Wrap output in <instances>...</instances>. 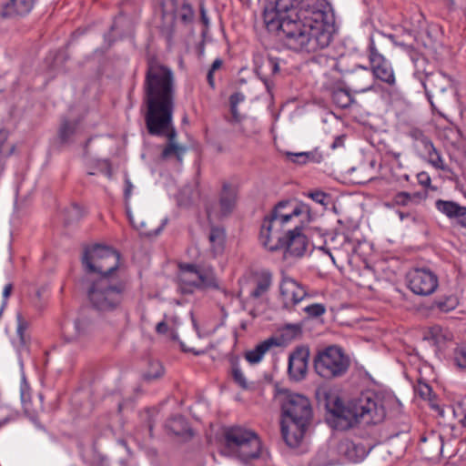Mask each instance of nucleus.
Here are the masks:
<instances>
[{"instance_id": "obj_1", "label": "nucleus", "mask_w": 466, "mask_h": 466, "mask_svg": "<svg viewBox=\"0 0 466 466\" xmlns=\"http://www.w3.org/2000/svg\"><path fill=\"white\" fill-rule=\"evenodd\" d=\"M263 20L268 31H282L286 45L295 51L322 50L334 33L335 17L326 0H271Z\"/></svg>"}, {"instance_id": "obj_2", "label": "nucleus", "mask_w": 466, "mask_h": 466, "mask_svg": "<svg viewBox=\"0 0 466 466\" xmlns=\"http://www.w3.org/2000/svg\"><path fill=\"white\" fill-rule=\"evenodd\" d=\"M148 133L159 134L173 120L175 79L170 68L149 60L144 82Z\"/></svg>"}, {"instance_id": "obj_3", "label": "nucleus", "mask_w": 466, "mask_h": 466, "mask_svg": "<svg viewBox=\"0 0 466 466\" xmlns=\"http://www.w3.org/2000/svg\"><path fill=\"white\" fill-rule=\"evenodd\" d=\"M87 298L97 311H116L132 298L130 280L124 272L98 276L89 285Z\"/></svg>"}, {"instance_id": "obj_4", "label": "nucleus", "mask_w": 466, "mask_h": 466, "mask_svg": "<svg viewBox=\"0 0 466 466\" xmlns=\"http://www.w3.org/2000/svg\"><path fill=\"white\" fill-rule=\"evenodd\" d=\"M327 407L342 429L350 428L359 422L376 424L385 418V409L380 398L372 391L361 393L348 406L337 399L332 404L329 402Z\"/></svg>"}, {"instance_id": "obj_5", "label": "nucleus", "mask_w": 466, "mask_h": 466, "mask_svg": "<svg viewBox=\"0 0 466 466\" xmlns=\"http://www.w3.org/2000/svg\"><path fill=\"white\" fill-rule=\"evenodd\" d=\"M282 437L291 448L298 447L302 441L312 418L309 400L303 395L289 393L281 404Z\"/></svg>"}, {"instance_id": "obj_6", "label": "nucleus", "mask_w": 466, "mask_h": 466, "mask_svg": "<svg viewBox=\"0 0 466 466\" xmlns=\"http://www.w3.org/2000/svg\"><path fill=\"white\" fill-rule=\"evenodd\" d=\"M307 212L304 205H292L289 201H280L262 222L259 233L261 245L269 251L283 248L286 238L282 232L283 226Z\"/></svg>"}, {"instance_id": "obj_7", "label": "nucleus", "mask_w": 466, "mask_h": 466, "mask_svg": "<svg viewBox=\"0 0 466 466\" xmlns=\"http://www.w3.org/2000/svg\"><path fill=\"white\" fill-rule=\"evenodd\" d=\"M220 452L247 462L262 454L261 441L252 431L240 426L228 427L223 431Z\"/></svg>"}, {"instance_id": "obj_8", "label": "nucleus", "mask_w": 466, "mask_h": 466, "mask_svg": "<svg viewBox=\"0 0 466 466\" xmlns=\"http://www.w3.org/2000/svg\"><path fill=\"white\" fill-rule=\"evenodd\" d=\"M388 40L396 44L393 35H386L378 31L370 35L368 47L370 70L373 79L376 78L388 86H393L396 84L394 69L391 63L380 53V48H382Z\"/></svg>"}, {"instance_id": "obj_9", "label": "nucleus", "mask_w": 466, "mask_h": 466, "mask_svg": "<svg viewBox=\"0 0 466 466\" xmlns=\"http://www.w3.org/2000/svg\"><path fill=\"white\" fill-rule=\"evenodd\" d=\"M120 254L107 247L99 244L85 249L82 258L83 265L87 272L97 273L99 276H115L119 269Z\"/></svg>"}, {"instance_id": "obj_10", "label": "nucleus", "mask_w": 466, "mask_h": 466, "mask_svg": "<svg viewBox=\"0 0 466 466\" xmlns=\"http://www.w3.org/2000/svg\"><path fill=\"white\" fill-rule=\"evenodd\" d=\"M177 279L180 290L186 294L192 293L196 289L218 288L214 269L210 266L180 264Z\"/></svg>"}, {"instance_id": "obj_11", "label": "nucleus", "mask_w": 466, "mask_h": 466, "mask_svg": "<svg viewBox=\"0 0 466 466\" xmlns=\"http://www.w3.org/2000/svg\"><path fill=\"white\" fill-rule=\"evenodd\" d=\"M350 361L338 346H329L318 352L314 359L316 372L324 379H333L344 375Z\"/></svg>"}, {"instance_id": "obj_12", "label": "nucleus", "mask_w": 466, "mask_h": 466, "mask_svg": "<svg viewBox=\"0 0 466 466\" xmlns=\"http://www.w3.org/2000/svg\"><path fill=\"white\" fill-rule=\"evenodd\" d=\"M406 134L412 140V148L420 158L427 161L435 169L454 175L452 169L445 164L441 152L422 129L410 127Z\"/></svg>"}, {"instance_id": "obj_13", "label": "nucleus", "mask_w": 466, "mask_h": 466, "mask_svg": "<svg viewBox=\"0 0 466 466\" xmlns=\"http://www.w3.org/2000/svg\"><path fill=\"white\" fill-rule=\"evenodd\" d=\"M411 60L414 62L416 67L413 76L421 83L422 86L424 87L425 94L432 110L438 112V114L441 116H443L442 113L437 109L432 98L434 96H442L444 92L449 87H451V83L450 78L446 75L440 72L425 74L424 71H420V66L425 64V59L423 57L415 58L414 55H411Z\"/></svg>"}, {"instance_id": "obj_14", "label": "nucleus", "mask_w": 466, "mask_h": 466, "mask_svg": "<svg viewBox=\"0 0 466 466\" xmlns=\"http://www.w3.org/2000/svg\"><path fill=\"white\" fill-rule=\"evenodd\" d=\"M409 289L418 296L427 297L433 294L439 287V278L426 268H411L406 275Z\"/></svg>"}, {"instance_id": "obj_15", "label": "nucleus", "mask_w": 466, "mask_h": 466, "mask_svg": "<svg viewBox=\"0 0 466 466\" xmlns=\"http://www.w3.org/2000/svg\"><path fill=\"white\" fill-rule=\"evenodd\" d=\"M346 82L354 93H365L373 88L374 79L368 66H356L352 70L345 71Z\"/></svg>"}, {"instance_id": "obj_16", "label": "nucleus", "mask_w": 466, "mask_h": 466, "mask_svg": "<svg viewBox=\"0 0 466 466\" xmlns=\"http://www.w3.org/2000/svg\"><path fill=\"white\" fill-rule=\"evenodd\" d=\"M279 290L285 308L297 305L307 296L305 287L298 280L287 275L282 276Z\"/></svg>"}, {"instance_id": "obj_17", "label": "nucleus", "mask_w": 466, "mask_h": 466, "mask_svg": "<svg viewBox=\"0 0 466 466\" xmlns=\"http://www.w3.org/2000/svg\"><path fill=\"white\" fill-rule=\"evenodd\" d=\"M355 243L348 235L336 232L325 241V246L320 247L319 249L329 254L332 262L335 264V258L331 250L338 252L339 256L342 258H349L350 254L355 251Z\"/></svg>"}, {"instance_id": "obj_18", "label": "nucleus", "mask_w": 466, "mask_h": 466, "mask_svg": "<svg viewBox=\"0 0 466 466\" xmlns=\"http://www.w3.org/2000/svg\"><path fill=\"white\" fill-rule=\"evenodd\" d=\"M309 360V350L307 347H298L289 354L288 370L292 380L298 381L305 378Z\"/></svg>"}, {"instance_id": "obj_19", "label": "nucleus", "mask_w": 466, "mask_h": 466, "mask_svg": "<svg viewBox=\"0 0 466 466\" xmlns=\"http://www.w3.org/2000/svg\"><path fill=\"white\" fill-rule=\"evenodd\" d=\"M283 244L286 256L300 258L306 253L309 242L307 237L302 234L301 228L296 226L294 229L288 231Z\"/></svg>"}, {"instance_id": "obj_20", "label": "nucleus", "mask_w": 466, "mask_h": 466, "mask_svg": "<svg viewBox=\"0 0 466 466\" xmlns=\"http://www.w3.org/2000/svg\"><path fill=\"white\" fill-rule=\"evenodd\" d=\"M152 136H157V137H167V143L164 147L161 157L163 159L169 158L171 157H175L179 162L182 161V157L184 154L187 151V148L181 145H179L176 141L177 137V131L175 127H173L172 120L167 125V128H165L161 133L159 134H154L149 133Z\"/></svg>"}, {"instance_id": "obj_21", "label": "nucleus", "mask_w": 466, "mask_h": 466, "mask_svg": "<svg viewBox=\"0 0 466 466\" xmlns=\"http://www.w3.org/2000/svg\"><path fill=\"white\" fill-rule=\"evenodd\" d=\"M370 449H368L362 443H356L352 441L345 440L338 444V451L340 455L339 458L343 460V463L360 462L363 461L369 454Z\"/></svg>"}, {"instance_id": "obj_22", "label": "nucleus", "mask_w": 466, "mask_h": 466, "mask_svg": "<svg viewBox=\"0 0 466 466\" xmlns=\"http://www.w3.org/2000/svg\"><path fill=\"white\" fill-rule=\"evenodd\" d=\"M435 208L450 220H456L460 227H466V207L451 200L437 199Z\"/></svg>"}, {"instance_id": "obj_23", "label": "nucleus", "mask_w": 466, "mask_h": 466, "mask_svg": "<svg viewBox=\"0 0 466 466\" xmlns=\"http://www.w3.org/2000/svg\"><path fill=\"white\" fill-rule=\"evenodd\" d=\"M34 5V0H0V15L12 17L28 14Z\"/></svg>"}, {"instance_id": "obj_24", "label": "nucleus", "mask_w": 466, "mask_h": 466, "mask_svg": "<svg viewBox=\"0 0 466 466\" xmlns=\"http://www.w3.org/2000/svg\"><path fill=\"white\" fill-rule=\"evenodd\" d=\"M279 71V62L276 58L268 56L263 58L261 64L257 66L256 73L259 79L264 83L268 91L273 86L271 77Z\"/></svg>"}, {"instance_id": "obj_25", "label": "nucleus", "mask_w": 466, "mask_h": 466, "mask_svg": "<svg viewBox=\"0 0 466 466\" xmlns=\"http://www.w3.org/2000/svg\"><path fill=\"white\" fill-rule=\"evenodd\" d=\"M237 198V187L228 183H224L219 197V212L221 216H228L233 211Z\"/></svg>"}, {"instance_id": "obj_26", "label": "nucleus", "mask_w": 466, "mask_h": 466, "mask_svg": "<svg viewBox=\"0 0 466 466\" xmlns=\"http://www.w3.org/2000/svg\"><path fill=\"white\" fill-rule=\"evenodd\" d=\"M339 457L338 446L336 448L323 447L317 452L314 461L316 466H334L343 463V460Z\"/></svg>"}, {"instance_id": "obj_27", "label": "nucleus", "mask_w": 466, "mask_h": 466, "mask_svg": "<svg viewBox=\"0 0 466 466\" xmlns=\"http://www.w3.org/2000/svg\"><path fill=\"white\" fill-rule=\"evenodd\" d=\"M88 323L86 320L77 319L74 322H66L63 326V335L67 341L79 339L86 333Z\"/></svg>"}, {"instance_id": "obj_28", "label": "nucleus", "mask_w": 466, "mask_h": 466, "mask_svg": "<svg viewBox=\"0 0 466 466\" xmlns=\"http://www.w3.org/2000/svg\"><path fill=\"white\" fill-rule=\"evenodd\" d=\"M424 338L434 346L441 347L451 339V333L441 326L434 325L425 330Z\"/></svg>"}, {"instance_id": "obj_29", "label": "nucleus", "mask_w": 466, "mask_h": 466, "mask_svg": "<svg viewBox=\"0 0 466 466\" xmlns=\"http://www.w3.org/2000/svg\"><path fill=\"white\" fill-rule=\"evenodd\" d=\"M276 344L277 343L273 338L266 339L258 344L253 350L247 351L245 358L250 364L259 363L262 360L265 353L268 352L269 349Z\"/></svg>"}, {"instance_id": "obj_30", "label": "nucleus", "mask_w": 466, "mask_h": 466, "mask_svg": "<svg viewBox=\"0 0 466 466\" xmlns=\"http://www.w3.org/2000/svg\"><path fill=\"white\" fill-rule=\"evenodd\" d=\"M272 284V275L269 272H262L255 280V287L250 291L249 296L258 299L268 293Z\"/></svg>"}, {"instance_id": "obj_31", "label": "nucleus", "mask_w": 466, "mask_h": 466, "mask_svg": "<svg viewBox=\"0 0 466 466\" xmlns=\"http://www.w3.org/2000/svg\"><path fill=\"white\" fill-rule=\"evenodd\" d=\"M425 198V194L420 192L408 193L399 192L394 197V202L398 206L418 205Z\"/></svg>"}, {"instance_id": "obj_32", "label": "nucleus", "mask_w": 466, "mask_h": 466, "mask_svg": "<svg viewBox=\"0 0 466 466\" xmlns=\"http://www.w3.org/2000/svg\"><path fill=\"white\" fill-rule=\"evenodd\" d=\"M211 251L214 256L220 254L224 248L225 233L219 228H211L208 236Z\"/></svg>"}, {"instance_id": "obj_33", "label": "nucleus", "mask_w": 466, "mask_h": 466, "mask_svg": "<svg viewBox=\"0 0 466 466\" xmlns=\"http://www.w3.org/2000/svg\"><path fill=\"white\" fill-rule=\"evenodd\" d=\"M331 97L333 103L340 108H347L353 102L350 93L344 88L334 89Z\"/></svg>"}, {"instance_id": "obj_34", "label": "nucleus", "mask_w": 466, "mask_h": 466, "mask_svg": "<svg viewBox=\"0 0 466 466\" xmlns=\"http://www.w3.org/2000/svg\"><path fill=\"white\" fill-rule=\"evenodd\" d=\"M167 428L175 435H183L189 430L188 424L182 416H176L167 422Z\"/></svg>"}, {"instance_id": "obj_35", "label": "nucleus", "mask_w": 466, "mask_h": 466, "mask_svg": "<svg viewBox=\"0 0 466 466\" xmlns=\"http://www.w3.org/2000/svg\"><path fill=\"white\" fill-rule=\"evenodd\" d=\"M459 304L457 297L451 295L435 300L433 307L441 312H450L453 310Z\"/></svg>"}, {"instance_id": "obj_36", "label": "nucleus", "mask_w": 466, "mask_h": 466, "mask_svg": "<svg viewBox=\"0 0 466 466\" xmlns=\"http://www.w3.org/2000/svg\"><path fill=\"white\" fill-rule=\"evenodd\" d=\"M128 217H129L130 223L136 228L140 230V233L142 235L147 236V237L157 236L163 230L164 227L166 226V224L167 222V218H165L162 220L161 224L159 226H157V228H155L154 230H147L146 228V224L144 222L137 223L130 215H128Z\"/></svg>"}, {"instance_id": "obj_37", "label": "nucleus", "mask_w": 466, "mask_h": 466, "mask_svg": "<svg viewBox=\"0 0 466 466\" xmlns=\"http://www.w3.org/2000/svg\"><path fill=\"white\" fill-rule=\"evenodd\" d=\"M453 362L458 369L466 371V346H459L454 350Z\"/></svg>"}, {"instance_id": "obj_38", "label": "nucleus", "mask_w": 466, "mask_h": 466, "mask_svg": "<svg viewBox=\"0 0 466 466\" xmlns=\"http://www.w3.org/2000/svg\"><path fill=\"white\" fill-rule=\"evenodd\" d=\"M76 123L63 121L59 129V137L63 142H67L71 136L76 132Z\"/></svg>"}, {"instance_id": "obj_39", "label": "nucleus", "mask_w": 466, "mask_h": 466, "mask_svg": "<svg viewBox=\"0 0 466 466\" xmlns=\"http://www.w3.org/2000/svg\"><path fill=\"white\" fill-rule=\"evenodd\" d=\"M414 391L423 400H431L432 389L425 381L419 380L417 384L414 386Z\"/></svg>"}, {"instance_id": "obj_40", "label": "nucleus", "mask_w": 466, "mask_h": 466, "mask_svg": "<svg viewBox=\"0 0 466 466\" xmlns=\"http://www.w3.org/2000/svg\"><path fill=\"white\" fill-rule=\"evenodd\" d=\"M459 435V431L453 424H445L441 427L440 439L441 441L443 440L451 441L457 439Z\"/></svg>"}, {"instance_id": "obj_41", "label": "nucleus", "mask_w": 466, "mask_h": 466, "mask_svg": "<svg viewBox=\"0 0 466 466\" xmlns=\"http://www.w3.org/2000/svg\"><path fill=\"white\" fill-rule=\"evenodd\" d=\"M232 377L234 381L242 389L247 390L248 388V380L246 379L243 371L238 364L232 366Z\"/></svg>"}, {"instance_id": "obj_42", "label": "nucleus", "mask_w": 466, "mask_h": 466, "mask_svg": "<svg viewBox=\"0 0 466 466\" xmlns=\"http://www.w3.org/2000/svg\"><path fill=\"white\" fill-rule=\"evenodd\" d=\"M453 415L459 418L460 423L466 428V399L458 402L452 409Z\"/></svg>"}, {"instance_id": "obj_43", "label": "nucleus", "mask_w": 466, "mask_h": 466, "mask_svg": "<svg viewBox=\"0 0 466 466\" xmlns=\"http://www.w3.org/2000/svg\"><path fill=\"white\" fill-rule=\"evenodd\" d=\"M301 333L300 324H287L282 329V336L287 339H293Z\"/></svg>"}, {"instance_id": "obj_44", "label": "nucleus", "mask_w": 466, "mask_h": 466, "mask_svg": "<svg viewBox=\"0 0 466 466\" xmlns=\"http://www.w3.org/2000/svg\"><path fill=\"white\" fill-rule=\"evenodd\" d=\"M179 18L184 24H190L194 19V10L188 4H183L179 10Z\"/></svg>"}, {"instance_id": "obj_45", "label": "nucleus", "mask_w": 466, "mask_h": 466, "mask_svg": "<svg viewBox=\"0 0 466 466\" xmlns=\"http://www.w3.org/2000/svg\"><path fill=\"white\" fill-rule=\"evenodd\" d=\"M304 311L312 318L322 316L326 312V308L323 304L314 303L304 308Z\"/></svg>"}, {"instance_id": "obj_46", "label": "nucleus", "mask_w": 466, "mask_h": 466, "mask_svg": "<svg viewBox=\"0 0 466 466\" xmlns=\"http://www.w3.org/2000/svg\"><path fill=\"white\" fill-rule=\"evenodd\" d=\"M17 319V334L19 335L20 339H23L24 333L28 328V322L23 318L21 313H17L16 315Z\"/></svg>"}, {"instance_id": "obj_47", "label": "nucleus", "mask_w": 466, "mask_h": 466, "mask_svg": "<svg viewBox=\"0 0 466 466\" xmlns=\"http://www.w3.org/2000/svg\"><path fill=\"white\" fill-rule=\"evenodd\" d=\"M304 154H305V158H306L305 159L306 164L309 163V162L320 163L323 159L322 154L320 152H319L318 150L304 152Z\"/></svg>"}, {"instance_id": "obj_48", "label": "nucleus", "mask_w": 466, "mask_h": 466, "mask_svg": "<svg viewBox=\"0 0 466 466\" xmlns=\"http://www.w3.org/2000/svg\"><path fill=\"white\" fill-rule=\"evenodd\" d=\"M308 196L315 202L321 204V205H326V201L328 198V195L326 193H324L322 191H314V192L309 193Z\"/></svg>"}, {"instance_id": "obj_49", "label": "nucleus", "mask_w": 466, "mask_h": 466, "mask_svg": "<svg viewBox=\"0 0 466 466\" xmlns=\"http://www.w3.org/2000/svg\"><path fill=\"white\" fill-rule=\"evenodd\" d=\"M288 158L292 161L293 163H297V164H300V165H303V164H306V161H305V154L304 152H299V153H292V152H287L286 153Z\"/></svg>"}, {"instance_id": "obj_50", "label": "nucleus", "mask_w": 466, "mask_h": 466, "mask_svg": "<svg viewBox=\"0 0 466 466\" xmlns=\"http://www.w3.org/2000/svg\"><path fill=\"white\" fill-rule=\"evenodd\" d=\"M418 183L425 187H430L431 183V176L426 171H421L417 174Z\"/></svg>"}, {"instance_id": "obj_51", "label": "nucleus", "mask_w": 466, "mask_h": 466, "mask_svg": "<svg viewBox=\"0 0 466 466\" xmlns=\"http://www.w3.org/2000/svg\"><path fill=\"white\" fill-rule=\"evenodd\" d=\"M245 100V96L240 92L233 93L229 97V104L233 106H238V104Z\"/></svg>"}, {"instance_id": "obj_52", "label": "nucleus", "mask_w": 466, "mask_h": 466, "mask_svg": "<svg viewBox=\"0 0 466 466\" xmlns=\"http://www.w3.org/2000/svg\"><path fill=\"white\" fill-rule=\"evenodd\" d=\"M230 112H231V123H239L242 120V116L238 110V106H230Z\"/></svg>"}, {"instance_id": "obj_53", "label": "nucleus", "mask_w": 466, "mask_h": 466, "mask_svg": "<svg viewBox=\"0 0 466 466\" xmlns=\"http://www.w3.org/2000/svg\"><path fill=\"white\" fill-rule=\"evenodd\" d=\"M156 366H157L156 367L157 371L155 373L147 372V374H145L146 380H149L157 379L163 374L162 367L158 363H157Z\"/></svg>"}, {"instance_id": "obj_54", "label": "nucleus", "mask_w": 466, "mask_h": 466, "mask_svg": "<svg viewBox=\"0 0 466 466\" xmlns=\"http://www.w3.org/2000/svg\"><path fill=\"white\" fill-rule=\"evenodd\" d=\"M92 466H110L108 459L105 456L98 455L94 459Z\"/></svg>"}, {"instance_id": "obj_55", "label": "nucleus", "mask_w": 466, "mask_h": 466, "mask_svg": "<svg viewBox=\"0 0 466 466\" xmlns=\"http://www.w3.org/2000/svg\"><path fill=\"white\" fill-rule=\"evenodd\" d=\"M223 66V60L221 58H217L213 61L211 66L209 69H211V72H216L219 70Z\"/></svg>"}, {"instance_id": "obj_56", "label": "nucleus", "mask_w": 466, "mask_h": 466, "mask_svg": "<svg viewBox=\"0 0 466 466\" xmlns=\"http://www.w3.org/2000/svg\"><path fill=\"white\" fill-rule=\"evenodd\" d=\"M132 188H133V185H132L131 181L128 178H127L126 179V188H125L126 199H128L131 197Z\"/></svg>"}, {"instance_id": "obj_57", "label": "nucleus", "mask_w": 466, "mask_h": 466, "mask_svg": "<svg viewBox=\"0 0 466 466\" xmlns=\"http://www.w3.org/2000/svg\"><path fill=\"white\" fill-rule=\"evenodd\" d=\"M156 331L159 334H166L167 332V325L165 321H160L156 327Z\"/></svg>"}, {"instance_id": "obj_58", "label": "nucleus", "mask_w": 466, "mask_h": 466, "mask_svg": "<svg viewBox=\"0 0 466 466\" xmlns=\"http://www.w3.org/2000/svg\"><path fill=\"white\" fill-rule=\"evenodd\" d=\"M214 74H215V72H211V69H208V74H207V80H208V86L211 88H215V86H216Z\"/></svg>"}, {"instance_id": "obj_59", "label": "nucleus", "mask_w": 466, "mask_h": 466, "mask_svg": "<svg viewBox=\"0 0 466 466\" xmlns=\"http://www.w3.org/2000/svg\"><path fill=\"white\" fill-rule=\"evenodd\" d=\"M12 289H13V286L12 284H6L4 288V290H3V297L5 299H8V297L10 296L11 292H12Z\"/></svg>"}, {"instance_id": "obj_60", "label": "nucleus", "mask_w": 466, "mask_h": 466, "mask_svg": "<svg viewBox=\"0 0 466 466\" xmlns=\"http://www.w3.org/2000/svg\"><path fill=\"white\" fill-rule=\"evenodd\" d=\"M102 164L105 166V169H101V172H103L105 175L110 177L112 175V171L109 163L105 160L102 162Z\"/></svg>"}, {"instance_id": "obj_61", "label": "nucleus", "mask_w": 466, "mask_h": 466, "mask_svg": "<svg viewBox=\"0 0 466 466\" xmlns=\"http://www.w3.org/2000/svg\"><path fill=\"white\" fill-rule=\"evenodd\" d=\"M200 14H201V20H202L203 24L208 25L209 23V20L207 16L206 10L203 5L200 7Z\"/></svg>"}, {"instance_id": "obj_62", "label": "nucleus", "mask_w": 466, "mask_h": 466, "mask_svg": "<svg viewBox=\"0 0 466 466\" xmlns=\"http://www.w3.org/2000/svg\"><path fill=\"white\" fill-rule=\"evenodd\" d=\"M399 214V217L400 218V220H404L405 218H411L413 220H414V217H412L410 213H404V212H398Z\"/></svg>"}, {"instance_id": "obj_63", "label": "nucleus", "mask_w": 466, "mask_h": 466, "mask_svg": "<svg viewBox=\"0 0 466 466\" xmlns=\"http://www.w3.org/2000/svg\"><path fill=\"white\" fill-rule=\"evenodd\" d=\"M338 145H339V139H337L336 141H334L332 143L331 147L334 149V148H336L338 147Z\"/></svg>"}, {"instance_id": "obj_64", "label": "nucleus", "mask_w": 466, "mask_h": 466, "mask_svg": "<svg viewBox=\"0 0 466 466\" xmlns=\"http://www.w3.org/2000/svg\"><path fill=\"white\" fill-rule=\"evenodd\" d=\"M172 36V31L167 32V38L169 40Z\"/></svg>"}]
</instances>
